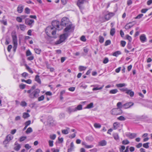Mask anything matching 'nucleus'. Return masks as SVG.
Returning <instances> with one entry per match:
<instances>
[{"label": "nucleus", "mask_w": 152, "mask_h": 152, "mask_svg": "<svg viewBox=\"0 0 152 152\" xmlns=\"http://www.w3.org/2000/svg\"><path fill=\"white\" fill-rule=\"evenodd\" d=\"M53 24H52L53 26H48L46 29L45 31L47 35L49 37H50L51 36L54 38H56L57 37L56 35V29H57V27L56 26H53Z\"/></svg>", "instance_id": "f257e3e1"}, {"label": "nucleus", "mask_w": 152, "mask_h": 152, "mask_svg": "<svg viewBox=\"0 0 152 152\" xmlns=\"http://www.w3.org/2000/svg\"><path fill=\"white\" fill-rule=\"evenodd\" d=\"M54 23L56 24V26L57 27V30H60L62 29V26H66L71 23L69 21V20L68 18L66 17H64L61 20V23L60 25L58 24V22L57 21L53 22L52 24H53Z\"/></svg>", "instance_id": "f03ea898"}, {"label": "nucleus", "mask_w": 152, "mask_h": 152, "mask_svg": "<svg viewBox=\"0 0 152 152\" xmlns=\"http://www.w3.org/2000/svg\"><path fill=\"white\" fill-rule=\"evenodd\" d=\"M40 93V90L38 88L36 89L34 91H31V93H28V96L30 98L32 99L37 98L39 96Z\"/></svg>", "instance_id": "7ed1b4c3"}, {"label": "nucleus", "mask_w": 152, "mask_h": 152, "mask_svg": "<svg viewBox=\"0 0 152 152\" xmlns=\"http://www.w3.org/2000/svg\"><path fill=\"white\" fill-rule=\"evenodd\" d=\"M66 26V27L64 29V32L69 35L73 31L74 27L72 23H70Z\"/></svg>", "instance_id": "20e7f679"}, {"label": "nucleus", "mask_w": 152, "mask_h": 152, "mask_svg": "<svg viewBox=\"0 0 152 152\" xmlns=\"http://www.w3.org/2000/svg\"><path fill=\"white\" fill-rule=\"evenodd\" d=\"M69 35L64 32V33L60 36V39L59 40L56 41L55 44L58 45L61 43L64 42L68 37Z\"/></svg>", "instance_id": "39448f33"}, {"label": "nucleus", "mask_w": 152, "mask_h": 152, "mask_svg": "<svg viewBox=\"0 0 152 152\" xmlns=\"http://www.w3.org/2000/svg\"><path fill=\"white\" fill-rule=\"evenodd\" d=\"M110 112L112 115H120L122 113V111L121 109L117 108L113 109L110 111Z\"/></svg>", "instance_id": "423d86ee"}, {"label": "nucleus", "mask_w": 152, "mask_h": 152, "mask_svg": "<svg viewBox=\"0 0 152 152\" xmlns=\"http://www.w3.org/2000/svg\"><path fill=\"white\" fill-rule=\"evenodd\" d=\"M11 35L13 45H15V46H16V45H18V40L16 31H12Z\"/></svg>", "instance_id": "0eeeda50"}, {"label": "nucleus", "mask_w": 152, "mask_h": 152, "mask_svg": "<svg viewBox=\"0 0 152 152\" xmlns=\"http://www.w3.org/2000/svg\"><path fill=\"white\" fill-rule=\"evenodd\" d=\"M13 136L10 134L8 135L7 136L5 140L3 142L4 144L6 145L8 144L10 141L13 139Z\"/></svg>", "instance_id": "6e6552de"}, {"label": "nucleus", "mask_w": 152, "mask_h": 152, "mask_svg": "<svg viewBox=\"0 0 152 152\" xmlns=\"http://www.w3.org/2000/svg\"><path fill=\"white\" fill-rule=\"evenodd\" d=\"M91 87H94L92 90L95 91L102 89L104 87V85H102L100 86L98 85H95L91 86Z\"/></svg>", "instance_id": "1a4fd4ad"}, {"label": "nucleus", "mask_w": 152, "mask_h": 152, "mask_svg": "<svg viewBox=\"0 0 152 152\" xmlns=\"http://www.w3.org/2000/svg\"><path fill=\"white\" fill-rule=\"evenodd\" d=\"M85 1V0H78L77 4L80 9H82L83 8V4Z\"/></svg>", "instance_id": "9d476101"}, {"label": "nucleus", "mask_w": 152, "mask_h": 152, "mask_svg": "<svg viewBox=\"0 0 152 152\" xmlns=\"http://www.w3.org/2000/svg\"><path fill=\"white\" fill-rule=\"evenodd\" d=\"M114 15L115 14L113 12H108L104 15V18L106 20H108Z\"/></svg>", "instance_id": "9b49d317"}, {"label": "nucleus", "mask_w": 152, "mask_h": 152, "mask_svg": "<svg viewBox=\"0 0 152 152\" xmlns=\"http://www.w3.org/2000/svg\"><path fill=\"white\" fill-rule=\"evenodd\" d=\"M134 104L133 102H129L123 105V107L124 109L128 108L133 106Z\"/></svg>", "instance_id": "f8f14e48"}, {"label": "nucleus", "mask_w": 152, "mask_h": 152, "mask_svg": "<svg viewBox=\"0 0 152 152\" xmlns=\"http://www.w3.org/2000/svg\"><path fill=\"white\" fill-rule=\"evenodd\" d=\"M34 22L33 20L27 18L25 20V23L27 25L31 26L34 23Z\"/></svg>", "instance_id": "ddd939ff"}, {"label": "nucleus", "mask_w": 152, "mask_h": 152, "mask_svg": "<svg viewBox=\"0 0 152 152\" xmlns=\"http://www.w3.org/2000/svg\"><path fill=\"white\" fill-rule=\"evenodd\" d=\"M137 134L136 133H132L130 132L126 134V136L131 139H133L137 137Z\"/></svg>", "instance_id": "4468645a"}, {"label": "nucleus", "mask_w": 152, "mask_h": 152, "mask_svg": "<svg viewBox=\"0 0 152 152\" xmlns=\"http://www.w3.org/2000/svg\"><path fill=\"white\" fill-rule=\"evenodd\" d=\"M67 111L69 113H70L72 112H75L76 111L75 107L73 106H71L67 108Z\"/></svg>", "instance_id": "2eb2a0df"}, {"label": "nucleus", "mask_w": 152, "mask_h": 152, "mask_svg": "<svg viewBox=\"0 0 152 152\" xmlns=\"http://www.w3.org/2000/svg\"><path fill=\"white\" fill-rule=\"evenodd\" d=\"M146 37L145 35L144 34H142L140 37V39L142 42H144L146 41Z\"/></svg>", "instance_id": "dca6fc26"}, {"label": "nucleus", "mask_w": 152, "mask_h": 152, "mask_svg": "<svg viewBox=\"0 0 152 152\" xmlns=\"http://www.w3.org/2000/svg\"><path fill=\"white\" fill-rule=\"evenodd\" d=\"M15 146L14 147V150L16 151H19L21 148L20 145L19 144L16 143V142H15Z\"/></svg>", "instance_id": "f3484780"}, {"label": "nucleus", "mask_w": 152, "mask_h": 152, "mask_svg": "<svg viewBox=\"0 0 152 152\" xmlns=\"http://www.w3.org/2000/svg\"><path fill=\"white\" fill-rule=\"evenodd\" d=\"M74 148V145L73 142H71L70 147L68 149V152H71L73 151Z\"/></svg>", "instance_id": "a211bd4d"}, {"label": "nucleus", "mask_w": 152, "mask_h": 152, "mask_svg": "<svg viewBox=\"0 0 152 152\" xmlns=\"http://www.w3.org/2000/svg\"><path fill=\"white\" fill-rule=\"evenodd\" d=\"M132 23V22H131L126 24L125 26V28L126 29H128L131 28L134 25V24L130 25V24Z\"/></svg>", "instance_id": "6ab92c4d"}, {"label": "nucleus", "mask_w": 152, "mask_h": 152, "mask_svg": "<svg viewBox=\"0 0 152 152\" xmlns=\"http://www.w3.org/2000/svg\"><path fill=\"white\" fill-rule=\"evenodd\" d=\"M107 142L105 140H102L99 142V145L100 146H105L107 144Z\"/></svg>", "instance_id": "aec40b11"}, {"label": "nucleus", "mask_w": 152, "mask_h": 152, "mask_svg": "<svg viewBox=\"0 0 152 152\" xmlns=\"http://www.w3.org/2000/svg\"><path fill=\"white\" fill-rule=\"evenodd\" d=\"M126 93L129 95L131 97H133L134 94V92L132 91L131 90L127 89V91L126 92Z\"/></svg>", "instance_id": "412c9836"}, {"label": "nucleus", "mask_w": 152, "mask_h": 152, "mask_svg": "<svg viewBox=\"0 0 152 152\" xmlns=\"http://www.w3.org/2000/svg\"><path fill=\"white\" fill-rule=\"evenodd\" d=\"M23 7L21 4L18 5L17 8V11L19 13H21L23 11Z\"/></svg>", "instance_id": "4be33fe9"}, {"label": "nucleus", "mask_w": 152, "mask_h": 152, "mask_svg": "<svg viewBox=\"0 0 152 152\" xmlns=\"http://www.w3.org/2000/svg\"><path fill=\"white\" fill-rule=\"evenodd\" d=\"M83 145H84L85 147L87 148H91L93 147V145H88L85 142H83L82 143Z\"/></svg>", "instance_id": "5701e85b"}, {"label": "nucleus", "mask_w": 152, "mask_h": 152, "mask_svg": "<svg viewBox=\"0 0 152 152\" xmlns=\"http://www.w3.org/2000/svg\"><path fill=\"white\" fill-rule=\"evenodd\" d=\"M35 80L39 84L41 83V81L39 78V76L38 75H36L35 76Z\"/></svg>", "instance_id": "b1692460"}, {"label": "nucleus", "mask_w": 152, "mask_h": 152, "mask_svg": "<svg viewBox=\"0 0 152 152\" xmlns=\"http://www.w3.org/2000/svg\"><path fill=\"white\" fill-rule=\"evenodd\" d=\"M119 126V124L118 122H115L113 124V127L114 129H117Z\"/></svg>", "instance_id": "393cba45"}, {"label": "nucleus", "mask_w": 152, "mask_h": 152, "mask_svg": "<svg viewBox=\"0 0 152 152\" xmlns=\"http://www.w3.org/2000/svg\"><path fill=\"white\" fill-rule=\"evenodd\" d=\"M75 108L76 111L77 110H80L83 109L82 105L81 104H79L76 107H75Z\"/></svg>", "instance_id": "a878e982"}, {"label": "nucleus", "mask_w": 152, "mask_h": 152, "mask_svg": "<svg viewBox=\"0 0 152 152\" xmlns=\"http://www.w3.org/2000/svg\"><path fill=\"white\" fill-rule=\"evenodd\" d=\"M118 91V90L116 89H112L110 91L109 93L110 94H114L117 93Z\"/></svg>", "instance_id": "bb28decb"}, {"label": "nucleus", "mask_w": 152, "mask_h": 152, "mask_svg": "<svg viewBox=\"0 0 152 152\" xmlns=\"http://www.w3.org/2000/svg\"><path fill=\"white\" fill-rule=\"evenodd\" d=\"M126 86V84L124 83H119L116 85V86L118 88H121Z\"/></svg>", "instance_id": "cd10ccee"}, {"label": "nucleus", "mask_w": 152, "mask_h": 152, "mask_svg": "<svg viewBox=\"0 0 152 152\" xmlns=\"http://www.w3.org/2000/svg\"><path fill=\"white\" fill-rule=\"evenodd\" d=\"M93 105H94V104H93V103H92V102L90 104H88L87 105V106L85 107V108H86V109H90V108H92L93 107H94Z\"/></svg>", "instance_id": "c85d7f7f"}, {"label": "nucleus", "mask_w": 152, "mask_h": 152, "mask_svg": "<svg viewBox=\"0 0 152 152\" xmlns=\"http://www.w3.org/2000/svg\"><path fill=\"white\" fill-rule=\"evenodd\" d=\"M29 116L30 115L28 113H24L23 114V117L25 119L29 117Z\"/></svg>", "instance_id": "c756f323"}, {"label": "nucleus", "mask_w": 152, "mask_h": 152, "mask_svg": "<svg viewBox=\"0 0 152 152\" xmlns=\"http://www.w3.org/2000/svg\"><path fill=\"white\" fill-rule=\"evenodd\" d=\"M121 54V52L120 51H116L113 54V55L114 56H115V57H117L119 55Z\"/></svg>", "instance_id": "7c9ffc66"}, {"label": "nucleus", "mask_w": 152, "mask_h": 152, "mask_svg": "<svg viewBox=\"0 0 152 152\" xmlns=\"http://www.w3.org/2000/svg\"><path fill=\"white\" fill-rule=\"evenodd\" d=\"M69 129L67 128V129H64L62 130V133L64 134H66L69 133Z\"/></svg>", "instance_id": "2f4dec72"}, {"label": "nucleus", "mask_w": 152, "mask_h": 152, "mask_svg": "<svg viewBox=\"0 0 152 152\" xmlns=\"http://www.w3.org/2000/svg\"><path fill=\"white\" fill-rule=\"evenodd\" d=\"M35 86H33L29 90H28L27 91V93H31V91H34L35 90Z\"/></svg>", "instance_id": "473e14b6"}, {"label": "nucleus", "mask_w": 152, "mask_h": 152, "mask_svg": "<svg viewBox=\"0 0 152 152\" xmlns=\"http://www.w3.org/2000/svg\"><path fill=\"white\" fill-rule=\"evenodd\" d=\"M104 37L101 36H99V41L101 43H102L104 42Z\"/></svg>", "instance_id": "72a5a7b5"}, {"label": "nucleus", "mask_w": 152, "mask_h": 152, "mask_svg": "<svg viewBox=\"0 0 152 152\" xmlns=\"http://www.w3.org/2000/svg\"><path fill=\"white\" fill-rule=\"evenodd\" d=\"M20 27L22 31H24L26 29V26L23 24H20Z\"/></svg>", "instance_id": "f704fd0d"}, {"label": "nucleus", "mask_w": 152, "mask_h": 152, "mask_svg": "<svg viewBox=\"0 0 152 152\" xmlns=\"http://www.w3.org/2000/svg\"><path fill=\"white\" fill-rule=\"evenodd\" d=\"M26 69L30 73L32 74L33 73V71L31 68L27 65H26Z\"/></svg>", "instance_id": "c9c22d12"}, {"label": "nucleus", "mask_w": 152, "mask_h": 152, "mask_svg": "<svg viewBox=\"0 0 152 152\" xmlns=\"http://www.w3.org/2000/svg\"><path fill=\"white\" fill-rule=\"evenodd\" d=\"M115 33V28H112L111 29L110 31V34L111 36H113L114 34Z\"/></svg>", "instance_id": "e433bc0d"}, {"label": "nucleus", "mask_w": 152, "mask_h": 152, "mask_svg": "<svg viewBox=\"0 0 152 152\" xmlns=\"http://www.w3.org/2000/svg\"><path fill=\"white\" fill-rule=\"evenodd\" d=\"M117 108H119L121 109V108H123V105L121 102H118L117 103Z\"/></svg>", "instance_id": "4c0bfd02"}, {"label": "nucleus", "mask_w": 152, "mask_h": 152, "mask_svg": "<svg viewBox=\"0 0 152 152\" xmlns=\"http://www.w3.org/2000/svg\"><path fill=\"white\" fill-rule=\"evenodd\" d=\"M34 50L35 52L38 54H40L41 52V50L39 48H35Z\"/></svg>", "instance_id": "58836bf2"}, {"label": "nucleus", "mask_w": 152, "mask_h": 152, "mask_svg": "<svg viewBox=\"0 0 152 152\" xmlns=\"http://www.w3.org/2000/svg\"><path fill=\"white\" fill-rule=\"evenodd\" d=\"M86 67L81 66H80L79 67V71H80L85 70L86 69Z\"/></svg>", "instance_id": "ea45409f"}, {"label": "nucleus", "mask_w": 152, "mask_h": 152, "mask_svg": "<svg viewBox=\"0 0 152 152\" xmlns=\"http://www.w3.org/2000/svg\"><path fill=\"white\" fill-rule=\"evenodd\" d=\"M32 132V129L31 127L28 128L26 131V133L29 134Z\"/></svg>", "instance_id": "a19ab883"}, {"label": "nucleus", "mask_w": 152, "mask_h": 152, "mask_svg": "<svg viewBox=\"0 0 152 152\" xmlns=\"http://www.w3.org/2000/svg\"><path fill=\"white\" fill-rule=\"evenodd\" d=\"M94 126L96 128H99L101 127V125L100 124L96 123L94 124Z\"/></svg>", "instance_id": "79ce46f5"}, {"label": "nucleus", "mask_w": 152, "mask_h": 152, "mask_svg": "<svg viewBox=\"0 0 152 152\" xmlns=\"http://www.w3.org/2000/svg\"><path fill=\"white\" fill-rule=\"evenodd\" d=\"M20 105L22 107H26L27 106V104L25 101H22L21 102Z\"/></svg>", "instance_id": "37998d69"}, {"label": "nucleus", "mask_w": 152, "mask_h": 152, "mask_svg": "<svg viewBox=\"0 0 152 152\" xmlns=\"http://www.w3.org/2000/svg\"><path fill=\"white\" fill-rule=\"evenodd\" d=\"M45 98V97L44 95H42L41 96L38 97V100L39 101H41L43 100Z\"/></svg>", "instance_id": "c03bdc74"}, {"label": "nucleus", "mask_w": 152, "mask_h": 152, "mask_svg": "<svg viewBox=\"0 0 152 152\" xmlns=\"http://www.w3.org/2000/svg\"><path fill=\"white\" fill-rule=\"evenodd\" d=\"M16 20L19 23L22 22V18L19 17H17L16 18Z\"/></svg>", "instance_id": "a18cd8bd"}, {"label": "nucleus", "mask_w": 152, "mask_h": 152, "mask_svg": "<svg viewBox=\"0 0 152 152\" xmlns=\"http://www.w3.org/2000/svg\"><path fill=\"white\" fill-rule=\"evenodd\" d=\"M118 119L120 121H122L125 120L126 118L123 116H121L118 118Z\"/></svg>", "instance_id": "49530a36"}, {"label": "nucleus", "mask_w": 152, "mask_h": 152, "mask_svg": "<svg viewBox=\"0 0 152 152\" xmlns=\"http://www.w3.org/2000/svg\"><path fill=\"white\" fill-rule=\"evenodd\" d=\"M129 142L127 140H124L122 142V144L124 145L128 144H129Z\"/></svg>", "instance_id": "de8ad7c7"}, {"label": "nucleus", "mask_w": 152, "mask_h": 152, "mask_svg": "<svg viewBox=\"0 0 152 152\" xmlns=\"http://www.w3.org/2000/svg\"><path fill=\"white\" fill-rule=\"evenodd\" d=\"M111 43V41L110 40H108L106 41L104 45L105 46L110 45Z\"/></svg>", "instance_id": "09e8293b"}, {"label": "nucleus", "mask_w": 152, "mask_h": 152, "mask_svg": "<svg viewBox=\"0 0 152 152\" xmlns=\"http://www.w3.org/2000/svg\"><path fill=\"white\" fill-rule=\"evenodd\" d=\"M126 39L129 40V42H131L132 39V37L128 35H126Z\"/></svg>", "instance_id": "8fccbe9b"}, {"label": "nucleus", "mask_w": 152, "mask_h": 152, "mask_svg": "<svg viewBox=\"0 0 152 152\" xmlns=\"http://www.w3.org/2000/svg\"><path fill=\"white\" fill-rule=\"evenodd\" d=\"M125 147L124 145L121 146V148H120V152H124V150H125Z\"/></svg>", "instance_id": "3c124183"}, {"label": "nucleus", "mask_w": 152, "mask_h": 152, "mask_svg": "<svg viewBox=\"0 0 152 152\" xmlns=\"http://www.w3.org/2000/svg\"><path fill=\"white\" fill-rule=\"evenodd\" d=\"M113 137L116 140H118L119 139V137L118 134H115L113 135Z\"/></svg>", "instance_id": "603ef678"}, {"label": "nucleus", "mask_w": 152, "mask_h": 152, "mask_svg": "<svg viewBox=\"0 0 152 152\" xmlns=\"http://www.w3.org/2000/svg\"><path fill=\"white\" fill-rule=\"evenodd\" d=\"M32 55V53L29 50H27L26 52V56H29Z\"/></svg>", "instance_id": "864d4df0"}, {"label": "nucleus", "mask_w": 152, "mask_h": 152, "mask_svg": "<svg viewBox=\"0 0 152 152\" xmlns=\"http://www.w3.org/2000/svg\"><path fill=\"white\" fill-rule=\"evenodd\" d=\"M149 144V142H147L146 143H144L143 144V147L144 148H148L149 147V145H148Z\"/></svg>", "instance_id": "5fc2aeb1"}, {"label": "nucleus", "mask_w": 152, "mask_h": 152, "mask_svg": "<svg viewBox=\"0 0 152 152\" xmlns=\"http://www.w3.org/2000/svg\"><path fill=\"white\" fill-rule=\"evenodd\" d=\"M25 12L26 13L29 14L30 12V10L28 8L26 7L25 9Z\"/></svg>", "instance_id": "6e6d98bb"}, {"label": "nucleus", "mask_w": 152, "mask_h": 152, "mask_svg": "<svg viewBox=\"0 0 152 152\" xmlns=\"http://www.w3.org/2000/svg\"><path fill=\"white\" fill-rule=\"evenodd\" d=\"M56 135L55 134H53L50 135V138L52 140H54L56 138Z\"/></svg>", "instance_id": "4d7b16f0"}, {"label": "nucleus", "mask_w": 152, "mask_h": 152, "mask_svg": "<svg viewBox=\"0 0 152 152\" xmlns=\"http://www.w3.org/2000/svg\"><path fill=\"white\" fill-rule=\"evenodd\" d=\"M80 40L84 42H85L86 41V39L84 36H82L80 37Z\"/></svg>", "instance_id": "13d9d810"}, {"label": "nucleus", "mask_w": 152, "mask_h": 152, "mask_svg": "<svg viewBox=\"0 0 152 152\" xmlns=\"http://www.w3.org/2000/svg\"><path fill=\"white\" fill-rule=\"evenodd\" d=\"M26 138V136H23L20 138L19 140L20 142H22Z\"/></svg>", "instance_id": "bf43d9fd"}, {"label": "nucleus", "mask_w": 152, "mask_h": 152, "mask_svg": "<svg viewBox=\"0 0 152 152\" xmlns=\"http://www.w3.org/2000/svg\"><path fill=\"white\" fill-rule=\"evenodd\" d=\"M143 15L142 14H141L138 15L137 17H135V19H140L142 17Z\"/></svg>", "instance_id": "052dcab7"}, {"label": "nucleus", "mask_w": 152, "mask_h": 152, "mask_svg": "<svg viewBox=\"0 0 152 152\" xmlns=\"http://www.w3.org/2000/svg\"><path fill=\"white\" fill-rule=\"evenodd\" d=\"M28 74L26 72L23 73L21 75L22 76L24 77H26L28 76Z\"/></svg>", "instance_id": "680f3d73"}, {"label": "nucleus", "mask_w": 152, "mask_h": 152, "mask_svg": "<svg viewBox=\"0 0 152 152\" xmlns=\"http://www.w3.org/2000/svg\"><path fill=\"white\" fill-rule=\"evenodd\" d=\"M49 145L50 147H52L53 146V141L49 140L48 142Z\"/></svg>", "instance_id": "e2e57ef3"}, {"label": "nucleus", "mask_w": 152, "mask_h": 152, "mask_svg": "<svg viewBox=\"0 0 152 152\" xmlns=\"http://www.w3.org/2000/svg\"><path fill=\"white\" fill-rule=\"evenodd\" d=\"M121 44L123 47H124L126 45V42L124 41H121Z\"/></svg>", "instance_id": "0e129e2a"}, {"label": "nucleus", "mask_w": 152, "mask_h": 152, "mask_svg": "<svg viewBox=\"0 0 152 152\" xmlns=\"http://www.w3.org/2000/svg\"><path fill=\"white\" fill-rule=\"evenodd\" d=\"M25 147L26 148L27 150L30 149L31 148V146H30V145L28 144H26L25 145Z\"/></svg>", "instance_id": "69168bd1"}, {"label": "nucleus", "mask_w": 152, "mask_h": 152, "mask_svg": "<svg viewBox=\"0 0 152 152\" xmlns=\"http://www.w3.org/2000/svg\"><path fill=\"white\" fill-rule=\"evenodd\" d=\"M109 61L108 59L107 58H105L104 59L103 61V63L104 64L107 63Z\"/></svg>", "instance_id": "338daca9"}, {"label": "nucleus", "mask_w": 152, "mask_h": 152, "mask_svg": "<svg viewBox=\"0 0 152 152\" xmlns=\"http://www.w3.org/2000/svg\"><path fill=\"white\" fill-rule=\"evenodd\" d=\"M26 85L25 84H20L19 85V87L20 89H24L25 88Z\"/></svg>", "instance_id": "774afa93"}]
</instances>
